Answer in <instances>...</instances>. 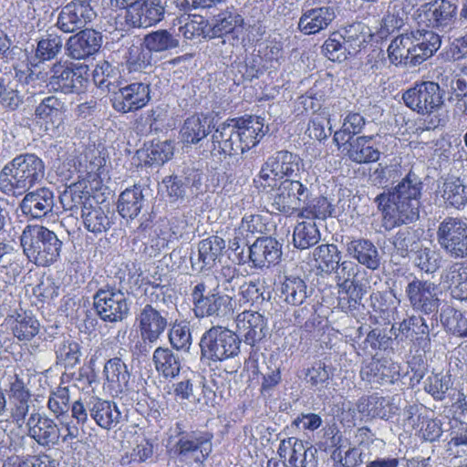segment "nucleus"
<instances>
[{"mask_svg":"<svg viewBox=\"0 0 467 467\" xmlns=\"http://www.w3.org/2000/svg\"><path fill=\"white\" fill-rule=\"evenodd\" d=\"M422 182L409 172L395 187L375 198L386 229L408 224L419 218Z\"/></svg>","mask_w":467,"mask_h":467,"instance_id":"1","label":"nucleus"},{"mask_svg":"<svg viewBox=\"0 0 467 467\" xmlns=\"http://www.w3.org/2000/svg\"><path fill=\"white\" fill-rule=\"evenodd\" d=\"M265 134L264 119L249 116L220 124L212 135V142L219 152L236 156L254 147Z\"/></svg>","mask_w":467,"mask_h":467,"instance_id":"2","label":"nucleus"},{"mask_svg":"<svg viewBox=\"0 0 467 467\" xmlns=\"http://www.w3.org/2000/svg\"><path fill=\"white\" fill-rule=\"evenodd\" d=\"M46 166L33 153L20 154L6 164L0 172V189L11 196H21L43 182Z\"/></svg>","mask_w":467,"mask_h":467,"instance_id":"3","label":"nucleus"},{"mask_svg":"<svg viewBox=\"0 0 467 467\" xmlns=\"http://www.w3.org/2000/svg\"><path fill=\"white\" fill-rule=\"evenodd\" d=\"M192 311L198 318H223L234 311V296L224 293L219 285L217 276L207 275L196 284L191 293Z\"/></svg>","mask_w":467,"mask_h":467,"instance_id":"4","label":"nucleus"},{"mask_svg":"<svg viewBox=\"0 0 467 467\" xmlns=\"http://www.w3.org/2000/svg\"><path fill=\"white\" fill-rule=\"evenodd\" d=\"M21 246L28 260L38 266H48L60 256L62 241L42 225H27L20 236Z\"/></svg>","mask_w":467,"mask_h":467,"instance_id":"5","label":"nucleus"},{"mask_svg":"<svg viewBox=\"0 0 467 467\" xmlns=\"http://www.w3.org/2000/svg\"><path fill=\"white\" fill-rule=\"evenodd\" d=\"M302 168L298 155L287 150H280L268 157L263 163L258 177L254 182L263 189L276 186L284 177H297Z\"/></svg>","mask_w":467,"mask_h":467,"instance_id":"6","label":"nucleus"},{"mask_svg":"<svg viewBox=\"0 0 467 467\" xmlns=\"http://www.w3.org/2000/svg\"><path fill=\"white\" fill-rule=\"evenodd\" d=\"M200 348L203 358L222 361L238 355L239 336L224 327L214 326L202 336Z\"/></svg>","mask_w":467,"mask_h":467,"instance_id":"7","label":"nucleus"},{"mask_svg":"<svg viewBox=\"0 0 467 467\" xmlns=\"http://www.w3.org/2000/svg\"><path fill=\"white\" fill-rule=\"evenodd\" d=\"M436 238L441 248L453 259L467 257V222L446 216L437 227Z\"/></svg>","mask_w":467,"mask_h":467,"instance_id":"8","label":"nucleus"},{"mask_svg":"<svg viewBox=\"0 0 467 467\" xmlns=\"http://www.w3.org/2000/svg\"><path fill=\"white\" fill-rule=\"evenodd\" d=\"M402 99L405 105L413 111L421 115H429L442 107L443 92L438 83L421 81L407 89L402 95Z\"/></svg>","mask_w":467,"mask_h":467,"instance_id":"9","label":"nucleus"},{"mask_svg":"<svg viewBox=\"0 0 467 467\" xmlns=\"http://www.w3.org/2000/svg\"><path fill=\"white\" fill-rule=\"evenodd\" d=\"M88 66L72 67L67 62L58 61L48 71L47 86L54 91L64 94L81 93L85 90L88 78Z\"/></svg>","mask_w":467,"mask_h":467,"instance_id":"10","label":"nucleus"},{"mask_svg":"<svg viewBox=\"0 0 467 467\" xmlns=\"http://www.w3.org/2000/svg\"><path fill=\"white\" fill-rule=\"evenodd\" d=\"M98 316L106 322L116 323L124 320L130 311L126 295L115 287L99 289L93 296Z\"/></svg>","mask_w":467,"mask_h":467,"instance_id":"11","label":"nucleus"},{"mask_svg":"<svg viewBox=\"0 0 467 467\" xmlns=\"http://www.w3.org/2000/svg\"><path fill=\"white\" fill-rule=\"evenodd\" d=\"M311 192L299 180L285 179L272 194L273 209L283 213H293L307 203Z\"/></svg>","mask_w":467,"mask_h":467,"instance_id":"12","label":"nucleus"},{"mask_svg":"<svg viewBox=\"0 0 467 467\" xmlns=\"http://www.w3.org/2000/svg\"><path fill=\"white\" fill-rule=\"evenodd\" d=\"M457 6L448 0H434L421 5L415 13L419 25L441 31L450 29L455 20Z\"/></svg>","mask_w":467,"mask_h":467,"instance_id":"13","label":"nucleus"},{"mask_svg":"<svg viewBox=\"0 0 467 467\" xmlns=\"http://www.w3.org/2000/svg\"><path fill=\"white\" fill-rule=\"evenodd\" d=\"M406 296L410 306L418 312L429 315L438 311L439 287L433 282L414 277L406 286Z\"/></svg>","mask_w":467,"mask_h":467,"instance_id":"14","label":"nucleus"},{"mask_svg":"<svg viewBox=\"0 0 467 467\" xmlns=\"http://www.w3.org/2000/svg\"><path fill=\"white\" fill-rule=\"evenodd\" d=\"M150 85L144 82L119 86L111 95L112 107L121 113L138 110L150 101Z\"/></svg>","mask_w":467,"mask_h":467,"instance_id":"15","label":"nucleus"},{"mask_svg":"<svg viewBox=\"0 0 467 467\" xmlns=\"http://www.w3.org/2000/svg\"><path fill=\"white\" fill-rule=\"evenodd\" d=\"M89 0H73L65 5L59 13L57 26L65 33H73L82 29L95 17Z\"/></svg>","mask_w":467,"mask_h":467,"instance_id":"16","label":"nucleus"},{"mask_svg":"<svg viewBox=\"0 0 467 467\" xmlns=\"http://www.w3.org/2000/svg\"><path fill=\"white\" fill-rule=\"evenodd\" d=\"M165 6L161 0H136L130 5L126 20L133 27H150L164 18Z\"/></svg>","mask_w":467,"mask_h":467,"instance_id":"17","label":"nucleus"},{"mask_svg":"<svg viewBox=\"0 0 467 467\" xmlns=\"http://www.w3.org/2000/svg\"><path fill=\"white\" fill-rule=\"evenodd\" d=\"M278 453L281 458L288 462L291 467L317 466V450L296 437L283 440L279 445Z\"/></svg>","mask_w":467,"mask_h":467,"instance_id":"18","label":"nucleus"},{"mask_svg":"<svg viewBox=\"0 0 467 467\" xmlns=\"http://www.w3.org/2000/svg\"><path fill=\"white\" fill-rule=\"evenodd\" d=\"M28 435L43 447L57 445L61 430L50 418L38 412H33L26 422Z\"/></svg>","mask_w":467,"mask_h":467,"instance_id":"19","label":"nucleus"},{"mask_svg":"<svg viewBox=\"0 0 467 467\" xmlns=\"http://www.w3.org/2000/svg\"><path fill=\"white\" fill-rule=\"evenodd\" d=\"M236 332L243 337L244 342L254 346L263 339L267 332V322L265 317L256 311L245 310L235 318Z\"/></svg>","mask_w":467,"mask_h":467,"instance_id":"20","label":"nucleus"},{"mask_svg":"<svg viewBox=\"0 0 467 467\" xmlns=\"http://www.w3.org/2000/svg\"><path fill=\"white\" fill-rule=\"evenodd\" d=\"M282 256V245L272 237H257L249 246V259L254 267H269L276 265Z\"/></svg>","mask_w":467,"mask_h":467,"instance_id":"21","label":"nucleus"},{"mask_svg":"<svg viewBox=\"0 0 467 467\" xmlns=\"http://www.w3.org/2000/svg\"><path fill=\"white\" fill-rule=\"evenodd\" d=\"M143 341L156 342L167 327V318L151 305H146L137 317Z\"/></svg>","mask_w":467,"mask_h":467,"instance_id":"22","label":"nucleus"},{"mask_svg":"<svg viewBox=\"0 0 467 467\" xmlns=\"http://www.w3.org/2000/svg\"><path fill=\"white\" fill-rule=\"evenodd\" d=\"M336 18L331 6L303 9L297 23L298 30L304 35H314L325 30Z\"/></svg>","mask_w":467,"mask_h":467,"instance_id":"23","label":"nucleus"},{"mask_svg":"<svg viewBox=\"0 0 467 467\" xmlns=\"http://www.w3.org/2000/svg\"><path fill=\"white\" fill-rule=\"evenodd\" d=\"M102 37L93 29H84L71 36L67 42V55L74 59H84L95 54L101 47Z\"/></svg>","mask_w":467,"mask_h":467,"instance_id":"24","label":"nucleus"},{"mask_svg":"<svg viewBox=\"0 0 467 467\" xmlns=\"http://www.w3.org/2000/svg\"><path fill=\"white\" fill-rule=\"evenodd\" d=\"M54 207V192L47 187L33 192H26L20 209L26 215L38 219L52 213Z\"/></svg>","mask_w":467,"mask_h":467,"instance_id":"25","label":"nucleus"},{"mask_svg":"<svg viewBox=\"0 0 467 467\" xmlns=\"http://www.w3.org/2000/svg\"><path fill=\"white\" fill-rule=\"evenodd\" d=\"M90 417L106 430H111L120 422L122 414L115 402L92 397L88 401Z\"/></svg>","mask_w":467,"mask_h":467,"instance_id":"26","label":"nucleus"},{"mask_svg":"<svg viewBox=\"0 0 467 467\" xmlns=\"http://www.w3.org/2000/svg\"><path fill=\"white\" fill-rule=\"evenodd\" d=\"M440 36L431 30L415 31L413 47L410 49V65L417 66L433 56L441 47Z\"/></svg>","mask_w":467,"mask_h":467,"instance_id":"27","label":"nucleus"},{"mask_svg":"<svg viewBox=\"0 0 467 467\" xmlns=\"http://www.w3.org/2000/svg\"><path fill=\"white\" fill-rule=\"evenodd\" d=\"M347 253L369 270H377L381 265V256L376 245L368 239H353L347 244Z\"/></svg>","mask_w":467,"mask_h":467,"instance_id":"28","label":"nucleus"},{"mask_svg":"<svg viewBox=\"0 0 467 467\" xmlns=\"http://www.w3.org/2000/svg\"><path fill=\"white\" fill-rule=\"evenodd\" d=\"M103 374L108 388L112 393L118 395L129 389L130 373L127 365L119 358L109 359L104 365Z\"/></svg>","mask_w":467,"mask_h":467,"instance_id":"29","label":"nucleus"},{"mask_svg":"<svg viewBox=\"0 0 467 467\" xmlns=\"http://www.w3.org/2000/svg\"><path fill=\"white\" fill-rule=\"evenodd\" d=\"M373 139V135L359 136L348 141L346 156L358 164L378 161L380 158V151L374 147Z\"/></svg>","mask_w":467,"mask_h":467,"instance_id":"30","label":"nucleus"},{"mask_svg":"<svg viewBox=\"0 0 467 467\" xmlns=\"http://www.w3.org/2000/svg\"><path fill=\"white\" fill-rule=\"evenodd\" d=\"M399 372L397 367L388 360L372 359L362 367L360 376L369 383H392Z\"/></svg>","mask_w":467,"mask_h":467,"instance_id":"31","label":"nucleus"},{"mask_svg":"<svg viewBox=\"0 0 467 467\" xmlns=\"http://www.w3.org/2000/svg\"><path fill=\"white\" fill-rule=\"evenodd\" d=\"M442 278L449 285L454 298L467 300V265L462 262L452 263L444 272Z\"/></svg>","mask_w":467,"mask_h":467,"instance_id":"32","label":"nucleus"},{"mask_svg":"<svg viewBox=\"0 0 467 467\" xmlns=\"http://www.w3.org/2000/svg\"><path fill=\"white\" fill-rule=\"evenodd\" d=\"M357 407L363 416L380 419H389L395 413L396 409L389 398L378 395L361 398Z\"/></svg>","mask_w":467,"mask_h":467,"instance_id":"33","label":"nucleus"},{"mask_svg":"<svg viewBox=\"0 0 467 467\" xmlns=\"http://www.w3.org/2000/svg\"><path fill=\"white\" fill-rule=\"evenodd\" d=\"M84 188L83 183L78 182L69 185L61 192L59 201L65 210L73 212L80 208L82 212L86 206L95 202V198Z\"/></svg>","mask_w":467,"mask_h":467,"instance_id":"34","label":"nucleus"},{"mask_svg":"<svg viewBox=\"0 0 467 467\" xmlns=\"http://www.w3.org/2000/svg\"><path fill=\"white\" fill-rule=\"evenodd\" d=\"M281 297L291 306H301L309 296L306 281L299 276H285L280 287Z\"/></svg>","mask_w":467,"mask_h":467,"instance_id":"35","label":"nucleus"},{"mask_svg":"<svg viewBox=\"0 0 467 467\" xmlns=\"http://www.w3.org/2000/svg\"><path fill=\"white\" fill-rule=\"evenodd\" d=\"M210 131V121L207 117L192 115L184 120L180 133L184 143L197 144L206 138Z\"/></svg>","mask_w":467,"mask_h":467,"instance_id":"36","label":"nucleus"},{"mask_svg":"<svg viewBox=\"0 0 467 467\" xmlns=\"http://www.w3.org/2000/svg\"><path fill=\"white\" fill-rule=\"evenodd\" d=\"M225 241L217 235L202 240L198 244L199 262L196 268L202 270L205 266H213L223 255Z\"/></svg>","mask_w":467,"mask_h":467,"instance_id":"37","label":"nucleus"},{"mask_svg":"<svg viewBox=\"0 0 467 467\" xmlns=\"http://www.w3.org/2000/svg\"><path fill=\"white\" fill-rule=\"evenodd\" d=\"M438 192L444 202L451 207L460 209L467 203V186L460 178H447Z\"/></svg>","mask_w":467,"mask_h":467,"instance_id":"38","label":"nucleus"},{"mask_svg":"<svg viewBox=\"0 0 467 467\" xmlns=\"http://www.w3.org/2000/svg\"><path fill=\"white\" fill-rule=\"evenodd\" d=\"M156 370L164 378H175L181 370V358L168 348H157L152 356Z\"/></svg>","mask_w":467,"mask_h":467,"instance_id":"39","label":"nucleus"},{"mask_svg":"<svg viewBox=\"0 0 467 467\" xmlns=\"http://www.w3.org/2000/svg\"><path fill=\"white\" fill-rule=\"evenodd\" d=\"M81 218L85 228L95 234L107 232L111 226V219L95 201L82 211Z\"/></svg>","mask_w":467,"mask_h":467,"instance_id":"40","label":"nucleus"},{"mask_svg":"<svg viewBox=\"0 0 467 467\" xmlns=\"http://www.w3.org/2000/svg\"><path fill=\"white\" fill-rule=\"evenodd\" d=\"M144 196L140 187L134 186L121 192L118 202L119 213L123 218L134 219L144 206Z\"/></svg>","mask_w":467,"mask_h":467,"instance_id":"41","label":"nucleus"},{"mask_svg":"<svg viewBox=\"0 0 467 467\" xmlns=\"http://www.w3.org/2000/svg\"><path fill=\"white\" fill-rule=\"evenodd\" d=\"M415 31L395 37L388 48L389 57L395 65H410V49L414 47Z\"/></svg>","mask_w":467,"mask_h":467,"instance_id":"42","label":"nucleus"},{"mask_svg":"<svg viewBox=\"0 0 467 467\" xmlns=\"http://www.w3.org/2000/svg\"><path fill=\"white\" fill-rule=\"evenodd\" d=\"M143 45L150 52H164L179 47V40L168 30L159 29L147 34Z\"/></svg>","mask_w":467,"mask_h":467,"instance_id":"43","label":"nucleus"},{"mask_svg":"<svg viewBox=\"0 0 467 467\" xmlns=\"http://www.w3.org/2000/svg\"><path fill=\"white\" fill-rule=\"evenodd\" d=\"M313 257L318 269L331 274L340 262L341 253L336 244H321L314 250Z\"/></svg>","mask_w":467,"mask_h":467,"instance_id":"44","label":"nucleus"},{"mask_svg":"<svg viewBox=\"0 0 467 467\" xmlns=\"http://www.w3.org/2000/svg\"><path fill=\"white\" fill-rule=\"evenodd\" d=\"M119 72L108 61L98 64L93 70V80L100 88H106L109 93L113 92L119 87Z\"/></svg>","mask_w":467,"mask_h":467,"instance_id":"45","label":"nucleus"},{"mask_svg":"<svg viewBox=\"0 0 467 467\" xmlns=\"http://www.w3.org/2000/svg\"><path fill=\"white\" fill-rule=\"evenodd\" d=\"M320 240V233L314 222L299 223L294 230L293 242L296 248L307 249Z\"/></svg>","mask_w":467,"mask_h":467,"instance_id":"46","label":"nucleus"},{"mask_svg":"<svg viewBox=\"0 0 467 467\" xmlns=\"http://www.w3.org/2000/svg\"><path fill=\"white\" fill-rule=\"evenodd\" d=\"M63 39L56 31H47L38 40L36 56L42 60L56 57L62 50Z\"/></svg>","mask_w":467,"mask_h":467,"instance_id":"47","label":"nucleus"},{"mask_svg":"<svg viewBox=\"0 0 467 467\" xmlns=\"http://www.w3.org/2000/svg\"><path fill=\"white\" fill-rule=\"evenodd\" d=\"M80 346L73 340L62 341L56 348L57 364L73 368L80 362Z\"/></svg>","mask_w":467,"mask_h":467,"instance_id":"48","label":"nucleus"},{"mask_svg":"<svg viewBox=\"0 0 467 467\" xmlns=\"http://www.w3.org/2000/svg\"><path fill=\"white\" fill-rule=\"evenodd\" d=\"M14 336L19 340L29 341L39 331V323L26 313L17 314L12 326Z\"/></svg>","mask_w":467,"mask_h":467,"instance_id":"49","label":"nucleus"},{"mask_svg":"<svg viewBox=\"0 0 467 467\" xmlns=\"http://www.w3.org/2000/svg\"><path fill=\"white\" fill-rule=\"evenodd\" d=\"M65 111V104L55 96L45 98L36 108L35 114L44 120L55 122L61 120Z\"/></svg>","mask_w":467,"mask_h":467,"instance_id":"50","label":"nucleus"},{"mask_svg":"<svg viewBox=\"0 0 467 467\" xmlns=\"http://www.w3.org/2000/svg\"><path fill=\"white\" fill-rule=\"evenodd\" d=\"M393 245L402 257L415 252L420 245L418 231L412 228L399 231L393 238Z\"/></svg>","mask_w":467,"mask_h":467,"instance_id":"51","label":"nucleus"},{"mask_svg":"<svg viewBox=\"0 0 467 467\" xmlns=\"http://www.w3.org/2000/svg\"><path fill=\"white\" fill-rule=\"evenodd\" d=\"M211 438L212 435L182 438L177 442L178 454L195 455L197 451H202L204 456H208L212 451Z\"/></svg>","mask_w":467,"mask_h":467,"instance_id":"52","label":"nucleus"},{"mask_svg":"<svg viewBox=\"0 0 467 467\" xmlns=\"http://www.w3.org/2000/svg\"><path fill=\"white\" fill-rule=\"evenodd\" d=\"M174 153V146L169 140L153 141L147 149V160L145 162L150 165H162L170 161Z\"/></svg>","mask_w":467,"mask_h":467,"instance_id":"53","label":"nucleus"},{"mask_svg":"<svg viewBox=\"0 0 467 467\" xmlns=\"http://www.w3.org/2000/svg\"><path fill=\"white\" fill-rule=\"evenodd\" d=\"M413 263L425 273H434L440 267L441 255L439 252L420 244L414 252Z\"/></svg>","mask_w":467,"mask_h":467,"instance_id":"54","label":"nucleus"},{"mask_svg":"<svg viewBox=\"0 0 467 467\" xmlns=\"http://www.w3.org/2000/svg\"><path fill=\"white\" fill-rule=\"evenodd\" d=\"M238 23V16L223 12L214 16L206 36L210 38L221 37L234 31Z\"/></svg>","mask_w":467,"mask_h":467,"instance_id":"55","label":"nucleus"},{"mask_svg":"<svg viewBox=\"0 0 467 467\" xmlns=\"http://www.w3.org/2000/svg\"><path fill=\"white\" fill-rule=\"evenodd\" d=\"M332 206L326 197H318L305 203L300 209L299 216L304 218L322 219L332 214Z\"/></svg>","mask_w":467,"mask_h":467,"instance_id":"56","label":"nucleus"},{"mask_svg":"<svg viewBox=\"0 0 467 467\" xmlns=\"http://www.w3.org/2000/svg\"><path fill=\"white\" fill-rule=\"evenodd\" d=\"M322 50L325 56L331 61L341 62L347 58L351 50L342 40V35L334 33L323 44Z\"/></svg>","mask_w":467,"mask_h":467,"instance_id":"57","label":"nucleus"},{"mask_svg":"<svg viewBox=\"0 0 467 467\" xmlns=\"http://www.w3.org/2000/svg\"><path fill=\"white\" fill-rule=\"evenodd\" d=\"M267 225L260 214H246L243 217L236 233L244 238L254 237L258 234H266Z\"/></svg>","mask_w":467,"mask_h":467,"instance_id":"58","label":"nucleus"},{"mask_svg":"<svg viewBox=\"0 0 467 467\" xmlns=\"http://www.w3.org/2000/svg\"><path fill=\"white\" fill-rule=\"evenodd\" d=\"M182 23L183 25L180 26L179 31L185 38L192 39L202 35L207 36L205 28L208 23L202 16L192 15L182 16L180 19V24Z\"/></svg>","mask_w":467,"mask_h":467,"instance_id":"59","label":"nucleus"},{"mask_svg":"<svg viewBox=\"0 0 467 467\" xmlns=\"http://www.w3.org/2000/svg\"><path fill=\"white\" fill-rule=\"evenodd\" d=\"M169 339L177 350L189 351L192 346L190 326L186 322L175 323L170 330Z\"/></svg>","mask_w":467,"mask_h":467,"instance_id":"60","label":"nucleus"},{"mask_svg":"<svg viewBox=\"0 0 467 467\" xmlns=\"http://www.w3.org/2000/svg\"><path fill=\"white\" fill-rule=\"evenodd\" d=\"M150 51L143 50L140 47L132 46L129 49L127 57V68L130 72H142L151 67V56Z\"/></svg>","mask_w":467,"mask_h":467,"instance_id":"61","label":"nucleus"},{"mask_svg":"<svg viewBox=\"0 0 467 467\" xmlns=\"http://www.w3.org/2000/svg\"><path fill=\"white\" fill-rule=\"evenodd\" d=\"M339 294H345L346 297L340 298V304L343 308H346L349 311L356 310L358 306L361 304V300L363 296L366 294V289L364 286L358 283L352 284L351 285H348L338 288Z\"/></svg>","mask_w":467,"mask_h":467,"instance_id":"62","label":"nucleus"},{"mask_svg":"<svg viewBox=\"0 0 467 467\" xmlns=\"http://www.w3.org/2000/svg\"><path fill=\"white\" fill-rule=\"evenodd\" d=\"M0 102L4 107L10 109H17L22 103L16 82H14L13 87L8 79L0 78Z\"/></svg>","mask_w":467,"mask_h":467,"instance_id":"63","label":"nucleus"},{"mask_svg":"<svg viewBox=\"0 0 467 467\" xmlns=\"http://www.w3.org/2000/svg\"><path fill=\"white\" fill-rule=\"evenodd\" d=\"M330 375L327 366L322 362H317L307 368L305 373V379L317 389L325 388L329 381Z\"/></svg>","mask_w":467,"mask_h":467,"instance_id":"64","label":"nucleus"}]
</instances>
